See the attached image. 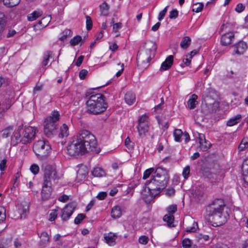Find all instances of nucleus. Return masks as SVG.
I'll return each mask as SVG.
<instances>
[{"label": "nucleus", "instance_id": "obj_1", "mask_svg": "<svg viewBox=\"0 0 248 248\" xmlns=\"http://www.w3.org/2000/svg\"><path fill=\"white\" fill-rule=\"evenodd\" d=\"M169 180L167 170L161 167L156 169L152 179L145 183L152 198L159 194L167 186Z\"/></svg>", "mask_w": 248, "mask_h": 248}, {"label": "nucleus", "instance_id": "obj_2", "mask_svg": "<svg viewBox=\"0 0 248 248\" xmlns=\"http://www.w3.org/2000/svg\"><path fill=\"white\" fill-rule=\"evenodd\" d=\"M75 137L85 148L87 153H99L100 149L97 147L96 138L90 131L85 129L81 130Z\"/></svg>", "mask_w": 248, "mask_h": 248}, {"label": "nucleus", "instance_id": "obj_3", "mask_svg": "<svg viewBox=\"0 0 248 248\" xmlns=\"http://www.w3.org/2000/svg\"><path fill=\"white\" fill-rule=\"evenodd\" d=\"M157 46L153 41L145 44L144 50L138 53L137 57V65L139 69L144 70L149 65L150 62L155 56Z\"/></svg>", "mask_w": 248, "mask_h": 248}, {"label": "nucleus", "instance_id": "obj_4", "mask_svg": "<svg viewBox=\"0 0 248 248\" xmlns=\"http://www.w3.org/2000/svg\"><path fill=\"white\" fill-rule=\"evenodd\" d=\"M86 104L87 112L95 115L104 112L108 107L104 96L101 93L92 94Z\"/></svg>", "mask_w": 248, "mask_h": 248}, {"label": "nucleus", "instance_id": "obj_5", "mask_svg": "<svg viewBox=\"0 0 248 248\" xmlns=\"http://www.w3.org/2000/svg\"><path fill=\"white\" fill-rule=\"evenodd\" d=\"M206 211L208 220L212 223L213 226H219L227 221L229 215L224 211L210 205L207 206Z\"/></svg>", "mask_w": 248, "mask_h": 248}, {"label": "nucleus", "instance_id": "obj_6", "mask_svg": "<svg viewBox=\"0 0 248 248\" xmlns=\"http://www.w3.org/2000/svg\"><path fill=\"white\" fill-rule=\"evenodd\" d=\"M218 107L219 102L217 101V94L214 92H209L203 96L202 111L204 114L215 112Z\"/></svg>", "mask_w": 248, "mask_h": 248}, {"label": "nucleus", "instance_id": "obj_7", "mask_svg": "<svg viewBox=\"0 0 248 248\" xmlns=\"http://www.w3.org/2000/svg\"><path fill=\"white\" fill-rule=\"evenodd\" d=\"M60 119L58 111H54L51 116L47 117L44 122V133L48 138L52 137L55 133L57 124Z\"/></svg>", "mask_w": 248, "mask_h": 248}, {"label": "nucleus", "instance_id": "obj_8", "mask_svg": "<svg viewBox=\"0 0 248 248\" xmlns=\"http://www.w3.org/2000/svg\"><path fill=\"white\" fill-rule=\"evenodd\" d=\"M44 171L43 182L47 185H52L57 183L60 177L55 167L48 164L43 166Z\"/></svg>", "mask_w": 248, "mask_h": 248}, {"label": "nucleus", "instance_id": "obj_9", "mask_svg": "<svg viewBox=\"0 0 248 248\" xmlns=\"http://www.w3.org/2000/svg\"><path fill=\"white\" fill-rule=\"evenodd\" d=\"M50 150L49 142L44 139L36 141L33 146L34 153L38 157L41 158L46 157L50 153Z\"/></svg>", "mask_w": 248, "mask_h": 248}, {"label": "nucleus", "instance_id": "obj_10", "mask_svg": "<svg viewBox=\"0 0 248 248\" xmlns=\"http://www.w3.org/2000/svg\"><path fill=\"white\" fill-rule=\"evenodd\" d=\"M86 151L82 147L80 143L73 137L72 140L70 141L67 146V153L71 156H76L85 154Z\"/></svg>", "mask_w": 248, "mask_h": 248}, {"label": "nucleus", "instance_id": "obj_11", "mask_svg": "<svg viewBox=\"0 0 248 248\" xmlns=\"http://www.w3.org/2000/svg\"><path fill=\"white\" fill-rule=\"evenodd\" d=\"M36 131V129L34 127H25L22 131V136L20 142L23 144L30 143L35 139Z\"/></svg>", "mask_w": 248, "mask_h": 248}, {"label": "nucleus", "instance_id": "obj_12", "mask_svg": "<svg viewBox=\"0 0 248 248\" xmlns=\"http://www.w3.org/2000/svg\"><path fill=\"white\" fill-rule=\"evenodd\" d=\"M77 203L72 202L68 203L62 210L61 217L63 221L67 220L76 208Z\"/></svg>", "mask_w": 248, "mask_h": 248}, {"label": "nucleus", "instance_id": "obj_13", "mask_svg": "<svg viewBox=\"0 0 248 248\" xmlns=\"http://www.w3.org/2000/svg\"><path fill=\"white\" fill-rule=\"evenodd\" d=\"M52 185H47L46 183L43 182L41 191V196L43 200H46L50 197L52 192Z\"/></svg>", "mask_w": 248, "mask_h": 248}, {"label": "nucleus", "instance_id": "obj_14", "mask_svg": "<svg viewBox=\"0 0 248 248\" xmlns=\"http://www.w3.org/2000/svg\"><path fill=\"white\" fill-rule=\"evenodd\" d=\"M199 140L200 149L203 151H206L211 147V143L206 140L203 134H199Z\"/></svg>", "mask_w": 248, "mask_h": 248}, {"label": "nucleus", "instance_id": "obj_15", "mask_svg": "<svg viewBox=\"0 0 248 248\" xmlns=\"http://www.w3.org/2000/svg\"><path fill=\"white\" fill-rule=\"evenodd\" d=\"M234 38V33L229 32L222 35L221 38V43L223 46H227L231 44L232 39Z\"/></svg>", "mask_w": 248, "mask_h": 248}, {"label": "nucleus", "instance_id": "obj_16", "mask_svg": "<svg viewBox=\"0 0 248 248\" xmlns=\"http://www.w3.org/2000/svg\"><path fill=\"white\" fill-rule=\"evenodd\" d=\"M234 52L235 54L241 55L247 49V44L243 41H240L234 46Z\"/></svg>", "mask_w": 248, "mask_h": 248}, {"label": "nucleus", "instance_id": "obj_17", "mask_svg": "<svg viewBox=\"0 0 248 248\" xmlns=\"http://www.w3.org/2000/svg\"><path fill=\"white\" fill-rule=\"evenodd\" d=\"M173 62V57L172 55L169 56L165 61L162 62L160 68V71H165L169 69L172 66Z\"/></svg>", "mask_w": 248, "mask_h": 248}, {"label": "nucleus", "instance_id": "obj_18", "mask_svg": "<svg viewBox=\"0 0 248 248\" xmlns=\"http://www.w3.org/2000/svg\"><path fill=\"white\" fill-rule=\"evenodd\" d=\"M104 237L105 242L108 244L110 246H113L115 243V240L117 238V235L115 233L110 232L109 233L104 234Z\"/></svg>", "mask_w": 248, "mask_h": 248}, {"label": "nucleus", "instance_id": "obj_19", "mask_svg": "<svg viewBox=\"0 0 248 248\" xmlns=\"http://www.w3.org/2000/svg\"><path fill=\"white\" fill-rule=\"evenodd\" d=\"M197 98L198 96L195 94H193L190 96L189 99L187 102L188 108L190 109H193L196 107L198 104V101H197Z\"/></svg>", "mask_w": 248, "mask_h": 248}, {"label": "nucleus", "instance_id": "obj_20", "mask_svg": "<svg viewBox=\"0 0 248 248\" xmlns=\"http://www.w3.org/2000/svg\"><path fill=\"white\" fill-rule=\"evenodd\" d=\"M209 205L214 207L218 209L224 211L225 204L224 201L221 199H216L214 200Z\"/></svg>", "mask_w": 248, "mask_h": 248}, {"label": "nucleus", "instance_id": "obj_21", "mask_svg": "<svg viewBox=\"0 0 248 248\" xmlns=\"http://www.w3.org/2000/svg\"><path fill=\"white\" fill-rule=\"evenodd\" d=\"M138 131L139 133V136L141 138H143L145 137L146 133L149 130V125L142 124L138 125L137 127Z\"/></svg>", "mask_w": 248, "mask_h": 248}, {"label": "nucleus", "instance_id": "obj_22", "mask_svg": "<svg viewBox=\"0 0 248 248\" xmlns=\"http://www.w3.org/2000/svg\"><path fill=\"white\" fill-rule=\"evenodd\" d=\"M124 100L128 105H132L136 102V95L133 93L128 92L125 94Z\"/></svg>", "mask_w": 248, "mask_h": 248}, {"label": "nucleus", "instance_id": "obj_23", "mask_svg": "<svg viewBox=\"0 0 248 248\" xmlns=\"http://www.w3.org/2000/svg\"><path fill=\"white\" fill-rule=\"evenodd\" d=\"M242 169L243 172L244 181L248 186V158L245 161Z\"/></svg>", "mask_w": 248, "mask_h": 248}, {"label": "nucleus", "instance_id": "obj_24", "mask_svg": "<svg viewBox=\"0 0 248 248\" xmlns=\"http://www.w3.org/2000/svg\"><path fill=\"white\" fill-rule=\"evenodd\" d=\"M242 116L240 114H237L230 119L227 122L228 126H232L238 124L241 120Z\"/></svg>", "mask_w": 248, "mask_h": 248}, {"label": "nucleus", "instance_id": "obj_25", "mask_svg": "<svg viewBox=\"0 0 248 248\" xmlns=\"http://www.w3.org/2000/svg\"><path fill=\"white\" fill-rule=\"evenodd\" d=\"M88 173V171L86 168H80L77 171V178L80 180L84 179Z\"/></svg>", "mask_w": 248, "mask_h": 248}, {"label": "nucleus", "instance_id": "obj_26", "mask_svg": "<svg viewBox=\"0 0 248 248\" xmlns=\"http://www.w3.org/2000/svg\"><path fill=\"white\" fill-rule=\"evenodd\" d=\"M69 135V128L67 125L64 124L60 128V132L59 134L60 138H63Z\"/></svg>", "mask_w": 248, "mask_h": 248}, {"label": "nucleus", "instance_id": "obj_27", "mask_svg": "<svg viewBox=\"0 0 248 248\" xmlns=\"http://www.w3.org/2000/svg\"><path fill=\"white\" fill-rule=\"evenodd\" d=\"M111 217L114 218H119L122 215V212L120 206H115L112 209Z\"/></svg>", "mask_w": 248, "mask_h": 248}, {"label": "nucleus", "instance_id": "obj_28", "mask_svg": "<svg viewBox=\"0 0 248 248\" xmlns=\"http://www.w3.org/2000/svg\"><path fill=\"white\" fill-rule=\"evenodd\" d=\"M191 44V39L188 36H185L183 38L180 43L181 47L183 49H186Z\"/></svg>", "mask_w": 248, "mask_h": 248}, {"label": "nucleus", "instance_id": "obj_29", "mask_svg": "<svg viewBox=\"0 0 248 248\" xmlns=\"http://www.w3.org/2000/svg\"><path fill=\"white\" fill-rule=\"evenodd\" d=\"M43 14L42 11L37 10L34 11L32 13L29 15L28 16V19L29 21H33L36 19L38 17L40 16Z\"/></svg>", "mask_w": 248, "mask_h": 248}, {"label": "nucleus", "instance_id": "obj_30", "mask_svg": "<svg viewBox=\"0 0 248 248\" xmlns=\"http://www.w3.org/2000/svg\"><path fill=\"white\" fill-rule=\"evenodd\" d=\"M20 0H3V4L7 7H13L18 5Z\"/></svg>", "mask_w": 248, "mask_h": 248}, {"label": "nucleus", "instance_id": "obj_31", "mask_svg": "<svg viewBox=\"0 0 248 248\" xmlns=\"http://www.w3.org/2000/svg\"><path fill=\"white\" fill-rule=\"evenodd\" d=\"M92 173L95 177H102L105 175V171L101 168H94Z\"/></svg>", "mask_w": 248, "mask_h": 248}, {"label": "nucleus", "instance_id": "obj_32", "mask_svg": "<svg viewBox=\"0 0 248 248\" xmlns=\"http://www.w3.org/2000/svg\"><path fill=\"white\" fill-rule=\"evenodd\" d=\"M174 218V216L172 215H166L163 217V220L167 222L169 227H174V225L173 224Z\"/></svg>", "mask_w": 248, "mask_h": 248}, {"label": "nucleus", "instance_id": "obj_33", "mask_svg": "<svg viewBox=\"0 0 248 248\" xmlns=\"http://www.w3.org/2000/svg\"><path fill=\"white\" fill-rule=\"evenodd\" d=\"M247 148H248V138H244L239 145L238 150L239 151H242Z\"/></svg>", "mask_w": 248, "mask_h": 248}, {"label": "nucleus", "instance_id": "obj_34", "mask_svg": "<svg viewBox=\"0 0 248 248\" xmlns=\"http://www.w3.org/2000/svg\"><path fill=\"white\" fill-rule=\"evenodd\" d=\"M100 8L102 15L104 16L108 15L109 9V5L106 2H104L100 6Z\"/></svg>", "mask_w": 248, "mask_h": 248}, {"label": "nucleus", "instance_id": "obj_35", "mask_svg": "<svg viewBox=\"0 0 248 248\" xmlns=\"http://www.w3.org/2000/svg\"><path fill=\"white\" fill-rule=\"evenodd\" d=\"M183 135V132L181 129H176L173 132L175 140L177 142L181 141V138Z\"/></svg>", "mask_w": 248, "mask_h": 248}, {"label": "nucleus", "instance_id": "obj_36", "mask_svg": "<svg viewBox=\"0 0 248 248\" xmlns=\"http://www.w3.org/2000/svg\"><path fill=\"white\" fill-rule=\"evenodd\" d=\"M52 52L51 51H47L45 52L44 56V60L42 64L44 66L47 64L50 58L52 57Z\"/></svg>", "mask_w": 248, "mask_h": 248}, {"label": "nucleus", "instance_id": "obj_37", "mask_svg": "<svg viewBox=\"0 0 248 248\" xmlns=\"http://www.w3.org/2000/svg\"><path fill=\"white\" fill-rule=\"evenodd\" d=\"M13 130V127L10 126L2 131V137L4 138L8 137Z\"/></svg>", "mask_w": 248, "mask_h": 248}, {"label": "nucleus", "instance_id": "obj_38", "mask_svg": "<svg viewBox=\"0 0 248 248\" xmlns=\"http://www.w3.org/2000/svg\"><path fill=\"white\" fill-rule=\"evenodd\" d=\"M82 40V38L79 35H77L72 38L70 42V45L72 46H75L78 44V43Z\"/></svg>", "mask_w": 248, "mask_h": 248}, {"label": "nucleus", "instance_id": "obj_39", "mask_svg": "<svg viewBox=\"0 0 248 248\" xmlns=\"http://www.w3.org/2000/svg\"><path fill=\"white\" fill-rule=\"evenodd\" d=\"M39 237L41 239V241L43 243V244H45L46 243L49 241V236L47 232H42Z\"/></svg>", "mask_w": 248, "mask_h": 248}, {"label": "nucleus", "instance_id": "obj_40", "mask_svg": "<svg viewBox=\"0 0 248 248\" xmlns=\"http://www.w3.org/2000/svg\"><path fill=\"white\" fill-rule=\"evenodd\" d=\"M58 216V210L54 209L50 211V213L49 214V218L48 220L50 221H54L56 218Z\"/></svg>", "mask_w": 248, "mask_h": 248}, {"label": "nucleus", "instance_id": "obj_41", "mask_svg": "<svg viewBox=\"0 0 248 248\" xmlns=\"http://www.w3.org/2000/svg\"><path fill=\"white\" fill-rule=\"evenodd\" d=\"M203 7V4L202 3H197L193 6L192 11L196 13L201 12Z\"/></svg>", "mask_w": 248, "mask_h": 248}, {"label": "nucleus", "instance_id": "obj_42", "mask_svg": "<svg viewBox=\"0 0 248 248\" xmlns=\"http://www.w3.org/2000/svg\"><path fill=\"white\" fill-rule=\"evenodd\" d=\"M51 17L50 16H46L43 18L40 21H39V24H42L43 26H46L47 24L50 21Z\"/></svg>", "mask_w": 248, "mask_h": 248}, {"label": "nucleus", "instance_id": "obj_43", "mask_svg": "<svg viewBox=\"0 0 248 248\" xmlns=\"http://www.w3.org/2000/svg\"><path fill=\"white\" fill-rule=\"evenodd\" d=\"M5 22V15L3 13L0 12V33L3 30Z\"/></svg>", "mask_w": 248, "mask_h": 248}, {"label": "nucleus", "instance_id": "obj_44", "mask_svg": "<svg viewBox=\"0 0 248 248\" xmlns=\"http://www.w3.org/2000/svg\"><path fill=\"white\" fill-rule=\"evenodd\" d=\"M86 29L88 31H90L93 27V22L91 18L89 16H86Z\"/></svg>", "mask_w": 248, "mask_h": 248}, {"label": "nucleus", "instance_id": "obj_45", "mask_svg": "<svg viewBox=\"0 0 248 248\" xmlns=\"http://www.w3.org/2000/svg\"><path fill=\"white\" fill-rule=\"evenodd\" d=\"M154 171V169L153 168L146 170L143 173V179L145 180L148 178Z\"/></svg>", "mask_w": 248, "mask_h": 248}, {"label": "nucleus", "instance_id": "obj_46", "mask_svg": "<svg viewBox=\"0 0 248 248\" xmlns=\"http://www.w3.org/2000/svg\"><path fill=\"white\" fill-rule=\"evenodd\" d=\"M182 245L184 248H190L191 246V241L188 238H185L182 241Z\"/></svg>", "mask_w": 248, "mask_h": 248}, {"label": "nucleus", "instance_id": "obj_47", "mask_svg": "<svg viewBox=\"0 0 248 248\" xmlns=\"http://www.w3.org/2000/svg\"><path fill=\"white\" fill-rule=\"evenodd\" d=\"M190 173V167L187 166L184 168L183 170L182 175L185 179H187Z\"/></svg>", "mask_w": 248, "mask_h": 248}, {"label": "nucleus", "instance_id": "obj_48", "mask_svg": "<svg viewBox=\"0 0 248 248\" xmlns=\"http://www.w3.org/2000/svg\"><path fill=\"white\" fill-rule=\"evenodd\" d=\"M85 217V215L83 214H79L75 218L74 222L76 224H79L81 221Z\"/></svg>", "mask_w": 248, "mask_h": 248}, {"label": "nucleus", "instance_id": "obj_49", "mask_svg": "<svg viewBox=\"0 0 248 248\" xmlns=\"http://www.w3.org/2000/svg\"><path fill=\"white\" fill-rule=\"evenodd\" d=\"M177 205L176 204H172L170 205L167 208V210L169 214H173L177 211Z\"/></svg>", "mask_w": 248, "mask_h": 248}, {"label": "nucleus", "instance_id": "obj_50", "mask_svg": "<svg viewBox=\"0 0 248 248\" xmlns=\"http://www.w3.org/2000/svg\"><path fill=\"white\" fill-rule=\"evenodd\" d=\"M71 33V31L68 29H65L62 32V36L61 37L60 39L62 41L64 40L68 36L70 35Z\"/></svg>", "mask_w": 248, "mask_h": 248}, {"label": "nucleus", "instance_id": "obj_51", "mask_svg": "<svg viewBox=\"0 0 248 248\" xmlns=\"http://www.w3.org/2000/svg\"><path fill=\"white\" fill-rule=\"evenodd\" d=\"M141 124H148V123L147 121V117L145 115H142L139 118V119L138 120V125H140Z\"/></svg>", "mask_w": 248, "mask_h": 248}, {"label": "nucleus", "instance_id": "obj_52", "mask_svg": "<svg viewBox=\"0 0 248 248\" xmlns=\"http://www.w3.org/2000/svg\"><path fill=\"white\" fill-rule=\"evenodd\" d=\"M149 241V238L147 236L142 235L139 238V242L140 244L142 245H146Z\"/></svg>", "mask_w": 248, "mask_h": 248}, {"label": "nucleus", "instance_id": "obj_53", "mask_svg": "<svg viewBox=\"0 0 248 248\" xmlns=\"http://www.w3.org/2000/svg\"><path fill=\"white\" fill-rule=\"evenodd\" d=\"M30 170L34 174H36L39 172V167L38 165L33 164L31 166Z\"/></svg>", "mask_w": 248, "mask_h": 248}, {"label": "nucleus", "instance_id": "obj_54", "mask_svg": "<svg viewBox=\"0 0 248 248\" xmlns=\"http://www.w3.org/2000/svg\"><path fill=\"white\" fill-rule=\"evenodd\" d=\"M122 27V24L121 22L114 23L113 25V31L115 33H118V30Z\"/></svg>", "mask_w": 248, "mask_h": 248}, {"label": "nucleus", "instance_id": "obj_55", "mask_svg": "<svg viewBox=\"0 0 248 248\" xmlns=\"http://www.w3.org/2000/svg\"><path fill=\"white\" fill-rule=\"evenodd\" d=\"M167 8L168 6L166 7L162 11L159 13L158 18L159 21L162 20L164 18L167 11Z\"/></svg>", "mask_w": 248, "mask_h": 248}, {"label": "nucleus", "instance_id": "obj_56", "mask_svg": "<svg viewBox=\"0 0 248 248\" xmlns=\"http://www.w3.org/2000/svg\"><path fill=\"white\" fill-rule=\"evenodd\" d=\"M28 211H29L28 207H27L26 208L23 207L21 210L20 209H19V212L21 214V218H22V217L25 218Z\"/></svg>", "mask_w": 248, "mask_h": 248}, {"label": "nucleus", "instance_id": "obj_57", "mask_svg": "<svg viewBox=\"0 0 248 248\" xmlns=\"http://www.w3.org/2000/svg\"><path fill=\"white\" fill-rule=\"evenodd\" d=\"M186 57L184 58L183 60V63L180 64V66L182 67H184L185 65L188 66L190 63V59L189 58H188V56H186Z\"/></svg>", "mask_w": 248, "mask_h": 248}, {"label": "nucleus", "instance_id": "obj_58", "mask_svg": "<svg viewBox=\"0 0 248 248\" xmlns=\"http://www.w3.org/2000/svg\"><path fill=\"white\" fill-rule=\"evenodd\" d=\"M178 15V11L176 9H174L170 11L169 17L170 19H175L177 17Z\"/></svg>", "mask_w": 248, "mask_h": 248}, {"label": "nucleus", "instance_id": "obj_59", "mask_svg": "<svg viewBox=\"0 0 248 248\" xmlns=\"http://www.w3.org/2000/svg\"><path fill=\"white\" fill-rule=\"evenodd\" d=\"M88 71L86 69L81 70L79 73V77L81 79H84L87 75Z\"/></svg>", "mask_w": 248, "mask_h": 248}, {"label": "nucleus", "instance_id": "obj_60", "mask_svg": "<svg viewBox=\"0 0 248 248\" xmlns=\"http://www.w3.org/2000/svg\"><path fill=\"white\" fill-rule=\"evenodd\" d=\"M21 129L15 131L14 133V137L15 138L16 140H20L21 139L22 133H21Z\"/></svg>", "mask_w": 248, "mask_h": 248}, {"label": "nucleus", "instance_id": "obj_61", "mask_svg": "<svg viewBox=\"0 0 248 248\" xmlns=\"http://www.w3.org/2000/svg\"><path fill=\"white\" fill-rule=\"evenodd\" d=\"M7 160L6 159H2L0 163V170L1 171L4 170L6 167Z\"/></svg>", "mask_w": 248, "mask_h": 248}, {"label": "nucleus", "instance_id": "obj_62", "mask_svg": "<svg viewBox=\"0 0 248 248\" xmlns=\"http://www.w3.org/2000/svg\"><path fill=\"white\" fill-rule=\"evenodd\" d=\"M107 195V192H100L98 194L97 196H96V198L100 200H104L106 197Z\"/></svg>", "mask_w": 248, "mask_h": 248}, {"label": "nucleus", "instance_id": "obj_63", "mask_svg": "<svg viewBox=\"0 0 248 248\" xmlns=\"http://www.w3.org/2000/svg\"><path fill=\"white\" fill-rule=\"evenodd\" d=\"M245 9V6L242 3H239L235 8V11L238 13H241Z\"/></svg>", "mask_w": 248, "mask_h": 248}, {"label": "nucleus", "instance_id": "obj_64", "mask_svg": "<svg viewBox=\"0 0 248 248\" xmlns=\"http://www.w3.org/2000/svg\"><path fill=\"white\" fill-rule=\"evenodd\" d=\"M175 189L173 188H169L166 190V195L169 196H172L174 195Z\"/></svg>", "mask_w": 248, "mask_h": 248}]
</instances>
